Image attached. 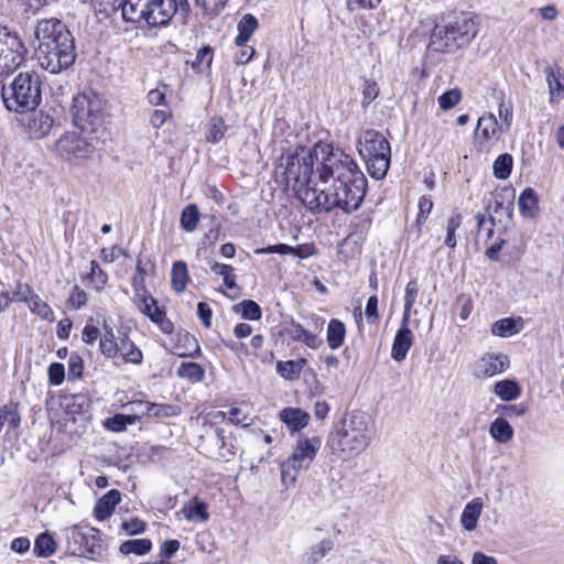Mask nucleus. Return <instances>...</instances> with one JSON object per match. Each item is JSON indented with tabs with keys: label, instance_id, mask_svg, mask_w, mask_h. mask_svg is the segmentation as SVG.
Returning a JSON list of instances; mask_svg holds the SVG:
<instances>
[{
	"label": "nucleus",
	"instance_id": "nucleus-12",
	"mask_svg": "<svg viewBox=\"0 0 564 564\" xmlns=\"http://www.w3.org/2000/svg\"><path fill=\"white\" fill-rule=\"evenodd\" d=\"M87 132H66L55 142V151L63 159L68 161L87 160L95 152L99 137L93 134L87 137Z\"/></svg>",
	"mask_w": 564,
	"mask_h": 564
},
{
	"label": "nucleus",
	"instance_id": "nucleus-4",
	"mask_svg": "<svg viewBox=\"0 0 564 564\" xmlns=\"http://www.w3.org/2000/svg\"><path fill=\"white\" fill-rule=\"evenodd\" d=\"M127 22L144 21L149 26L166 25L186 6L176 0H117Z\"/></svg>",
	"mask_w": 564,
	"mask_h": 564
},
{
	"label": "nucleus",
	"instance_id": "nucleus-9",
	"mask_svg": "<svg viewBox=\"0 0 564 564\" xmlns=\"http://www.w3.org/2000/svg\"><path fill=\"white\" fill-rule=\"evenodd\" d=\"M321 446L322 440L318 436H299L291 456L280 465L281 481L285 488L293 486L299 473L311 466Z\"/></svg>",
	"mask_w": 564,
	"mask_h": 564
},
{
	"label": "nucleus",
	"instance_id": "nucleus-25",
	"mask_svg": "<svg viewBox=\"0 0 564 564\" xmlns=\"http://www.w3.org/2000/svg\"><path fill=\"white\" fill-rule=\"evenodd\" d=\"M118 356L122 358L124 362L140 365L143 361V354L141 349L129 338L128 335L120 337L118 345Z\"/></svg>",
	"mask_w": 564,
	"mask_h": 564
},
{
	"label": "nucleus",
	"instance_id": "nucleus-61",
	"mask_svg": "<svg viewBox=\"0 0 564 564\" xmlns=\"http://www.w3.org/2000/svg\"><path fill=\"white\" fill-rule=\"evenodd\" d=\"M83 359L78 355H72L68 360V375L73 378H79L83 373Z\"/></svg>",
	"mask_w": 564,
	"mask_h": 564
},
{
	"label": "nucleus",
	"instance_id": "nucleus-51",
	"mask_svg": "<svg viewBox=\"0 0 564 564\" xmlns=\"http://www.w3.org/2000/svg\"><path fill=\"white\" fill-rule=\"evenodd\" d=\"M460 98H462V94L458 89L454 88V89H449L447 91H445L444 94H442L437 101H438V105H440V108L442 110H448V109H452L453 107H455L459 101H460Z\"/></svg>",
	"mask_w": 564,
	"mask_h": 564
},
{
	"label": "nucleus",
	"instance_id": "nucleus-46",
	"mask_svg": "<svg viewBox=\"0 0 564 564\" xmlns=\"http://www.w3.org/2000/svg\"><path fill=\"white\" fill-rule=\"evenodd\" d=\"M212 271L218 275H221L224 280V284L228 290L237 289V283L235 280L234 268L229 264L214 262L212 265Z\"/></svg>",
	"mask_w": 564,
	"mask_h": 564
},
{
	"label": "nucleus",
	"instance_id": "nucleus-15",
	"mask_svg": "<svg viewBox=\"0 0 564 564\" xmlns=\"http://www.w3.org/2000/svg\"><path fill=\"white\" fill-rule=\"evenodd\" d=\"M510 361L505 354H487L476 365L475 375L479 378H490L505 372Z\"/></svg>",
	"mask_w": 564,
	"mask_h": 564
},
{
	"label": "nucleus",
	"instance_id": "nucleus-17",
	"mask_svg": "<svg viewBox=\"0 0 564 564\" xmlns=\"http://www.w3.org/2000/svg\"><path fill=\"white\" fill-rule=\"evenodd\" d=\"M545 79L549 87V101L557 105L564 99V72L560 67H549L545 70Z\"/></svg>",
	"mask_w": 564,
	"mask_h": 564
},
{
	"label": "nucleus",
	"instance_id": "nucleus-23",
	"mask_svg": "<svg viewBox=\"0 0 564 564\" xmlns=\"http://www.w3.org/2000/svg\"><path fill=\"white\" fill-rule=\"evenodd\" d=\"M280 419L289 430L297 432L308 424L310 415L299 408H285L281 411Z\"/></svg>",
	"mask_w": 564,
	"mask_h": 564
},
{
	"label": "nucleus",
	"instance_id": "nucleus-11",
	"mask_svg": "<svg viewBox=\"0 0 564 564\" xmlns=\"http://www.w3.org/2000/svg\"><path fill=\"white\" fill-rule=\"evenodd\" d=\"M91 401L87 394L77 393L64 395L61 399L63 429L68 433H79L89 421Z\"/></svg>",
	"mask_w": 564,
	"mask_h": 564
},
{
	"label": "nucleus",
	"instance_id": "nucleus-30",
	"mask_svg": "<svg viewBox=\"0 0 564 564\" xmlns=\"http://www.w3.org/2000/svg\"><path fill=\"white\" fill-rule=\"evenodd\" d=\"M223 414L235 425L250 426L253 423L251 409L247 404L234 405L228 410V412Z\"/></svg>",
	"mask_w": 564,
	"mask_h": 564
},
{
	"label": "nucleus",
	"instance_id": "nucleus-60",
	"mask_svg": "<svg viewBox=\"0 0 564 564\" xmlns=\"http://www.w3.org/2000/svg\"><path fill=\"white\" fill-rule=\"evenodd\" d=\"M497 412L508 416H522L527 412V406L523 404H501L497 406Z\"/></svg>",
	"mask_w": 564,
	"mask_h": 564
},
{
	"label": "nucleus",
	"instance_id": "nucleus-38",
	"mask_svg": "<svg viewBox=\"0 0 564 564\" xmlns=\"http://www.w3.org/2000/svg\"><path fill=\"white\" fill-rule=\"evenodd\" d=\"M28 307L31 311V313L37 315L40 318H42L44 321L51 322L54 319L53 310L36 293H34L29 299Z\"/></svg>",
	"mask_w": 564,
	"mask_h": 564
},
{
	"label": "nucleus",
	"instance_id": "nucleus-24",
	"mask_svg": "<svg viewBox=\"0 0 564 564\" xmlns=\"http://www.w3.org/2000/svg\"><path fill=\"white\" fill-rule=\"evenodd\" d=\"M184 518L191 522H207L209 519L208 506L198 497H194L182 508Z\"/></svg>",
	"mask_w": 564,
	"mask_h": 564
},
{
	"label": "nucleus",
	"instance_id": "nucleus-10",
	"mask_svg": "<svg viewBox=\"0 0 564 564\" xmlns=\"http://www.w3.org/2000/svg\"><path fill=\"white\" fill-rule=\"evenodd\" d=\"M65 536L66 550L72 555L97 561L106 551L100 532L95 528L74 525L65 531Z\"/></svg>",
	"mask_w": 564,
	"mask_h": 564
},
{
	"label": "nucleus",
	"instance_id": "nucleus-63",
	"mask_svg": "<svg viewBox=\"0 0 564 564\" xmlns=\"http://www.w3.org/2000/svg\"><path fill=\"white\" fill-rule=\"evenodd\" d=\"M417 293L419 289L416 282L410 281L405 285L404 290V303L406 304L408 307L414 305V303L416 302Z\"/></svg>",
	"mask_w": 564,
	"mask_h": 564
},
{
	"label": "nucleus",
	"instance_id": "nucleus-50",
	"mask_svg": "<svg viewBox=\"0 0 564 564\" xmlns=\"http://www.w3.org/2000/svg\"><path fill=\"white\" fill-rule=\"evenodd\" d=\"M237 307H239L241 317L249 321H258L261 318V308L252 300L242 301Z\"/></svg>",
	"mask_w": 564,
	"mask_h": 564
},
{
	"label": "nucleus",
	"instance_id": "nucleus-3",
	"mask_svg": "<svg viewBox=\"0 0 564 564\" xmlns=\"http://www.w3.org/2000/svg\"><path fill=\"white\" fill-rule=\"evenodd\" d=\"M375 434L369 414L361 411L348 413L330 430L326 446L340 462H350L367 451Z\"/></svg>",
	"mask_w": 564,
	"mask_h": 564
},
{
	"label": "nucleus",
	"instance_id": "nucleus-39",
	"mask_svg": "<svg viewBox=\"0 0 564 564\" xmlns=\"http://www.w3.org/2000/svg\"><path fill=\"white\" fill-rule=\"evenodd\" d=\"M177 376L196 383L204 379L205 370L196 362H183L177 369Z\"/></svg>",
	"mask_w": 564,
	"mask_h": 564
},
{
	"label": "nucleus",
	"instance_id": "nucleus-37",
	"mask_svg": "<svg viewBox=\"0 0 564 564\" xmlns=\"http://www.w3.org/2000/svg\"><path fill=\"white\" fill-rule=\"evenodd\" d=\"M119 550L124 555H145L152 550V541L150 539L128 540L120 545Z\"/></svg>",
	"mask_w": 564,
	"mask_h": 564
},
{
	"label": "nucleus",
	"instance_id": "nucleus-55",
	"mask_svg": "<svg viewBox=\"0 0 564 564\" xmlns=\"http://www.w3.org/2000/svg\"><path fill=\"white\" fill-rule=\"evenodd\" d=\"M225 134V126L221 119H214L209 128L207 140L217 143Z\"/></svg>",
	"mask_w": 564,
	"mask_h": 564
},
{
	"label": "nucleus",
	"instance_id": "nucleus-26",
	"mask_svg": "<svg viewBox=\"0 0 564 564\" xmlns=\"http://www.w3.org/2000/svg\"><path fill=\"white\" fill-rule=\"evenodd\" d=\"M492 391L501 401L511 402L521 395L522 389L516 380L503 379L494 384Z\"/></svg>",
	"mask_w": 564,
	"mask_h": 564
},
{
	"label": "nucleus",
	"instance_id": "nucleus-52",
	"mask_svg": "<svg viewBox=\"0 0 564 564\" xmlns=\"http://www.w3.org/2000/svg\"><path fill=\"white\" fill-rule=\"evenodd\" d=\"M433 209V202L427 196H422L419 200V213L416 216V224L422 226Z\"/></svg>",
	"mask_w": 564,
	"mask_h": 564
},
{
	"label": "nucleus",
	"instance_id": "nucleus-35",
	"mask_svg": "<svg viewBox=\"0 0 564 564\" xmlns=\"http://www.w3.org/2000/svg\"><path fill=\"white\" fill-rule=\"evenodd\" d=\"M238 35L235 40L238 46H243L258 29V20L252 14H246L238 23Z\"/></svg>",
	"mask_w": 564,
	"mask_h": 564
},
{
	"label": "nucleus",
	"instance_id": "nucleus-28",
	"mask_svg": "<svg viewBox=\"0 0 564 564\" xmlns=\"http://www.w3.org/2000/svg\"><path fill=\"white\" fill-rule=\"evenodd\" d=\"M346 337L345 324L336 318L329 321L326 330V339L330 349L335 350L343 346Z\"/></svg>",
	"mask_w": 564,
	"mask_h": 564
},
{
	"label": "nucleus",
	"instance_id": "nucleus-33",
	"mask_svg": "<svg viewBox=\"0 0 564 564\" xmlns=\"http://www.w3.org/2000/svg\"><path fill=\"white\" fill-rule=\"evenodd\" d=\"M305 364V359L280 360L276 362V372L285 380H297Z\"/></svg>",
	"mask_w": 564,
	"mask_h": 564
},
{
	"label": "nucleus",
	"instance_id": "nucleus-34",
	"mask_svg": "<svg viewBox=\"0 0 564 564\" xmlns=\"http://www.w3.org/2000/svg\"><path fill=\"white\" fill-rule=\"evenodd\" d=\"M189 281L187 265L184 261H176L173 263L171 271V285L177 293H182Z\"/></svg>",
	"mask_w": 564,
	"mask_h": 564
},
{
	"label": "nucleus",
	"instance_id": "nucleus-5",
	"mask_svg": "<svg viewBox=\"0 0 564 564\" xmlns=\"http://www.w3.org/2000/svg\"><path fill=\"white\" fill-rule=\"evenodd\" d=\"M478 33V23L469 13L454 17L445 25H436L431 45L438 52H453L469 44Z\"/></svg>",
	"mask_w": 564,
	"mask_h": 564
},
{
	"label": "nucleus",
	"instance_id": "nucleus-56",
	"mask_svg": "<svg viewBox=\"0 0 564 564\" xmlns=\"http://www.w3.org/2000/svg\"><path fill=\"white\" fill-rule=\"evenodd\" d=\"M145 528H147L145 523L138 518H132V519H129V520L122 522V529L129 535H137V534L143 533L145 531Z\"/></svg>",
	"mask_w": 564,
	"mask_h": 564
},
{
	"label": "nucleus",
	"instance_id": "nucleus-42",
	"mask_svg": "<svg viewBox=\"0 0 564 564\" xmlns=\"http://www.w3.org/2000/svg\"><path fill=\"white\" fill-rule=\"evenodd\" d=\"M462 220H463V217H462L460 213H458L457 210H453L451 216L447 219L446 237H445L444 242L448 248L453 249L456 247L457 241H456L455 232L460 227Z\"/></svg>",
	"mask_w": 564,
	"mask_h": 564
},
{
	"label": "nucleus",
	"instance_id": "nucleus-54",
	"mask_svg": "<svg viewBox=\"0 0 564 564\" xmlns=\"http://www.w3.org/2000/svg\"><path fill=\"white\" fill-rule=\"evenodd\" d=\"M87 303V294L85 291L75 286L68 297V305L74 310H79Z\"/></svg>",
	"mask_w": 564,
	"mask_h": 564
},
{
	"label": "nucleus",
	"instance_id": "nucleus-14",
	"mask_svg": "<svg viewBox=\"0 0 564 564\" xmlns=\"http://www.w3.org/2000/svg\"><path fill=\"white\" fill-rule=\"evenodd\" d=\"M134 302L139 311L156 324L164 334L173 332L172 322L166 318L156 300L144 288H135Z\"/></svg>",
	"mask_w": 564,
	"mask_h": 564
},
{
	"label": "nucleus",
	"instance_id": "nucleus-29",
	"mask_svg": "<svg viewBox=\"0 0 564 564\" xmlns=\"http://www.w3.org/2000/svg\"><path fill=\"white\" fill-rule=\"evenodd\" d=\"M519 209L523 217L532 218L538 213L539 199L535 192L528 187L525 188L518 199Z\"/></svg>",
	"mask_w": 564,
	"mask_h": 564
},
{
	"label": "nucleus",
	"instance_id": "nucleus-48",
	"mask_svg": "<svg viewBox=\"0 0 564 564\" xmlns=\"http://www.w3.org/2000/svg\"><path fill=\"white\" fill-rule=\"evenodd\" d=\"M34 294L33 290L26 284H19L17 290L12 294H2L4 299V306H8L12 302H24L29 303V299Z\"/></svg>",
	"mask_w": 564,
	"mask_h": 564
},
{
	"label": "nucleus",
	"instance_id": "nucleus-59",
	"mask_svg": "<svg viewBox=\"0 0 564 564\" xmlns=\"http://www.w3.org/2000/svg\"><path fill=\"white\" fill-rule=\"evenodd\" d=\"M196 3L200 6L206 13L216 14L227 3V0H196Z\"/></svg>",
	"mask_w": 564,
	"mask_h": 564
},
{
	"label": "nucleus",
	"instance_id": "nucleus-58",
	"mask_svg": "<svg viewBox=\"0 0 564 564\" xmlns=\"http://www.w3.org/2000/svg\"><path fill=\"white\" fill-rule=\"evenodd\" d=\"M365 315L368 321V323L373 324L378 322L379 314H378V297L377 295H372L368 299Z\"/></svg>",
	"mask_w": 564,
	"mask_h": 564
},
{
	"label": "nucleus",
	"instance_id": "nucleus-2",
	"mask_svg": "<svg viewBox=\"0 0 564 564\" xmlns=\"http://www.w3.org/2000/svg\"><path fill=\"white\" fill-rule=\"evenodd\" d=\"M35 56L42 68L58 74L70 67L76 57L74 37L58 19L41 20L35 28Z\"/></svg>",
	"mask_w": 564,
	"mask_h": 564
},
{
	"label": "nucleus",
	"instance_id": "nucleus-19",
	"mask_svg": "<svg viewBox=\"0 0 564 564\" xmlns=\"http://www.w3.org/2000/svg\"><path fill=\"white\" fill-rule=\"evenodd\" d=\"M25 127L32 138L41 139L48 134L53 127L52 118L43 112H33L28 117Z\"/></svg>",
	"mask_w": 564,
	"mask_h": 564
},
{
	"label": "nucleus",
	"instance_id": "nucleus-45",
	"mask_svg": "<svg viewBox=\"0 0 564 564\" xmlns=\"http://www.w3.org/2000/svg\"><path fill=\"white\" fill-rule=\"evenodd\" d=\"M213 63L212 48L206 46L197 51L195 59L191 63V66L196 72L203 73L209 70Z\"/></svg>",
	"mask_w": 564,
	"mask_h": 564
},
{
	"label": "nucleus",
	"instance_id": "nucleus-27",
	"mask_svg": "<svg viewBox=\"0 0 564 564\" xmlns=\"http://www.w3.org/2000/svg\"><path fill=\"white\" fill-rule=\"evenodd\" d=\"M133 405H142L145 409V415L149 417H171L180 414L181 410L177 405L159 404L151 402L137 401Z\"/></svg>",
	"mask_w": 564,
	"mask_h": 564
},
{
	"label": "nucleus",
	"instance_id": "nucleus-6",
	"mask_svg": "<svg viewBox=\"0 0 564 564\" xmlns=\"http://www.w3.org/2000/svg\"><path fill=\"white\" fill-rule=\"evenodd\" d=\"M2 99L10 111H33L41 102L40 76L35 72L20 73L8 88L3 87Z\"/></svg>",
	"mask_w": 564,
	"mask_h": 564
},
{
	"label": "nucleus",
	"instance_id": "nucleus-62",
	"mask_svg": "<svg viewBox=\"0 0 564 564\" xmlns=\"http://www.w3.org/2000/svg\"><path fill=\"white\" fill-rule=\"evenodd\" d=\"M180 549L177 540L165 541L160 547V556L169 561Z\"/></svg>",
	"mask_w": 564,
	"mask_h": 564
},
{
	"label": "nucleus",
	"instance_id": "nucleus-47",
	"mask_svg": "<svg viewBox=\"0 0 564 564\" xmlns=\"http://www.w3.org/2000/svg\"><path fill=\"white\" fill-rule=\"evenodd\" d=\"M519 332L513 318H501L495 322L491 326V333L495 336L508 337Z\"/></svg>",
	"mask_w": 564,
	"mask_h": 564
},
{
	"label": "nucleus",
	"instance_id": "nucleus-8",
	"mask_svg": "<svg viewBox=\"0 0 564 564\" xmlns=\"http://www.w3.org/2000/svg\"><path fill=\"white\" fill-rule=\"evenodd\" d=\"M357 148L371 176L377 180L383 178L390 166L391 154L390 144L384 135L369 129L359 138Z\"/></svg>",
	"mask_w": 564,
	"mask_h": 564
},
{
	"label": "nucleus",
	"instance_id": "nucleus-64",
	"mask_svg": "<svg viewBox=\"0 0 564 564\" xmlns=\"http://www.w3.org/2000/svg\"><path fill=\"white\" fill-rule=\"evenodd\" d=\"M100 337V330L94 325H86L82 333L83 341L93 345Z\"/></svg>",
	"mask_w": 564,
	"mask_h": 564
},
{
	"label": "nucleus",
	"instance_id": "nucleus-49",
	"mask_svg": "<svg viewBox=\"0 0 564 564\" xmlns=\"http://www.w3.org/2000/svg\"><path fill=\"white\" fill-rule=\"evenodd\" d=\"M87 278L97 291L102 290L108 281L107 273L101 270L98 262L95 260L90 262V272Z\"/></svg>",
	"mask_w": 564,
	"mask_h": 564
},
{
	"label": "nucleus",
	"instance_id": "nucleus-41",
	"mask_svg": "<svg viewBox=\"0 0 564 564\" xmlns=\"http://www.w3.org/2000/svg\"><path fill=\"white\" fill-rule=\"evenodd\" d=\"M181 226L187 231L192 232L196 229L199 221V213L196 205L191 204L186 206L181 214Z\"/></svg>",
	"mask_w": 564,
	"mask_h": 564
},
{
	"label": "nucleus",
	"instance_id": "nucleus-7",
	"mask_svg": "<svg viewBox=\"0 0 564 564\" xmlns=\"http://www.w3.org/2000/svg\"><path fill=\"white\" fill-rule=\"evenodd\" d=\"M106 102L93 90L78 93L73 97L70 113L74 124L89 134H98L105 120Z\"/></svg>",
	"mask_w": 564,
	"mask_h": 564
},
{
	"label": "nucleus",
	"instance_id": "nucleus-13",
	"mask_svg": "<svg viewBox=\"0 0 564 564\" xmlns=\"http://www.w3.org/2000/svg\"><path fill=\"white\" fill-rule=\"evenodd\" d=\"M26 48L20 36L0 25V76L13 73L24 61Z\"/></svg>",
	"mask_w": 564,
	"mask_h": 564
},
{
	"label": "nucleus",
	"instance_id": "nucleus-21",
	"mask_svg": "<svg viewBox=\"0 0 564 564\" xmlns=\"http://www.w3.org/2000/svg\"><path fill=\"white\" fill-rule=\"evenodd\" d=\"M286 335L294 341H302L308 348L317 349L322 346L323 340L316 334L305 329L300 323L292 322L285 328Z\"/></svg>",
	"mask_w": 564,
	"mask_h": 564
},
{
	"label": "nucleus",
	"instance_id": "nucleus-36",
	"mask_svg": "<svg viewBox=\"0 0 564 564\" xmlns=\"http://www.w3.org/2000/svg\"><path fill=\"white\" fill-rule=\"evenodd\" d=\"M34 554L37 557H50L56 552V542L54 538L47 533H41L34 542Z\"/></svg>",
	"mask_w": 564,
	"mask_h": 564
},
{
	"label": "nucleus",
	"instance_id": "nucleus-18",
	"mask_svg": "<svg viewBox=\"0 0 564 564\" xmlns=\"http://www.w3.org/2000/svg\"><path fill=\"white\" fill-rule=\"evenodd\" d=\"M413 339L414 337L410 328L400 327L393 338L391 358L399 362L404 360L412 347Z\"/></svg>",
	"mask_w": 564,
	"mask_h": 564
},
{
	"label": "nucleus",
	"instance_id": "nucleus-22",
	"mask_svg": "<svg viewBox=\"0 0 564 564\" xmlns=\"http://www.w3.org/2000/svg\"><path fill=\"white\" fill-rule=\"evenodd\" d=\"M121 495L118 490L111 489L105 494L96 503L94 513L97 520L104 521L108 519L116 506L120 502Z\"/></svg>",
	"mask_w": 564,
	"mask_h": 564
},
{
	"label": "nucleus",
	"instance_id": "nucleus-40",
	"mask_svg": "<svg viewBox=\"0 0 564 564\" xmlns=\"http://www.w3.org/2000/svg\"><path fill=\"white\" fill-rule=\"evenodd\" d=\"M118 345L113 330L111 328L106 329L105 334L100 337L99 348L101 354L106 358L113 359L118 356Z\"/></svg>",
	"mask_w": 564,
	"mask_h": 564
},
{
	"label": "nucleus",
	"instance_id": "nucleus-31",
	"mask_svg": "<svg viewBox=\"0 0 564 564\" xmlns=\"http://www.w3.org/2000/svg\"><path fill=\"white\" fill-rule=\"evenodd\" d=\"M334 547L332 539H324L319 543L312 545L304 554L303 560L305 564H317L326 554H328Z\"/></svg>",
	"mask_w": 564,
	"mask_h": 564
},
{
	"label": "nucleus",
	"instance_id": "nucleus-44",
	"mask_svg": "<svg viewBox=\"0 0 564 564\" xmlns=\"http://www.w3.org/2000/svg\"><path fill=\"white\" fill-rule=\"evenodd\" d=\"M137 420L138 415L116 414L115 416L106 420L105 426L109 431L121 432L127 427V425L134 424Z\"/></svg>",
	"mask_w": 564,
	"mask_h": 564
},
{
	"label": "nucleus",
	"instance_id": "nucleus-16",
	"mask_svg": "<svg viewBox=\"0 0 564 564\" xmlns=\"http://www.w3.org/2000/svg\"><path fill=\"white\" fill-rule=\"evenodd\" d=\"M502 126H499L492 113L481 116L477 121L475 138L480 144H492L499 141Z\"/></svg>",
	"mask_w": 564,
	"mask_h": 564
},
{
	"label": "nucleus",
	"instance_id": "nucleus-32",
	"mask_svg": "<svg viewBox=\"0 0 564 564\" xmlns=\"http://www.w3.org/2000/svg\"><path fill=\"white\" fill-rule=\"evenodd\" d=\"M490 436L500 444L508 443L513 437V429L503 417H497L489 426Z\"/></svg>",
	"mask_w": 564,
	"mask_h": 564
},
{
	"label": "nucleus",
	"instance_id": "nucleus-20",
	"mask_svg": "<svg viewBox=\"0 0 564 564\" xmlns=\"http://www.w3.org/2000/svg\"><path fill=\"white\" fill-rule=\"evenodd\" d=\"M482 501L480 498H474L464 507L459 522L464 530L471 532L476 530L478 520L482 512Z\"/></svg>",
	"mask_w": 564,
	"mask_h": 564
},
{
	"label": "nucleus",
	"instance_id": "nucleus-43",
	"mask_svg": "<svg viewBox=\"0 0 564 564\" xmlns=\"http://www.w3.org/2000/svg\"><path fill=\"white\" fill-rule=\"evenodd\" d=\"M512 163L513 160L510 154H500L494 162V175L499 180L508 178L512 170Z\"/></svg>",
	"mask_w": 564,
	"mask_h": 564
},
{
	"label": "nucleus",
	"instance_id": "nucleus-57",
	"mask_svg": "<svg viewBox=\"0 0 564 564\" xmlns=\"http://www.w3.org/2000/svg\"><path fill=\"white\" fill-rule=\"evenodd\" d=\"M379 95V87L376 82L366 80L362 89V105L368 106Z\"/></svg>",
	"mask_w": 564,
	"mask_h": 564
},
{
	"label": "nucleus",
	"instance_id": "nucleus-53",
	"mask_svg": "<svg viewBox=\"0 0 564 564\" xmlns=\"http://www.w3.org/2000/svg\"><path fill=\"white\" fill-rule=\"evenodd\" d=\"M65 378V368L59 362H53L48 367V380L52 386H59Z\"/></svg>",
	"mask_w": 564,
	"mask_h": 564
},
{
	"label": "nucleus",
	"instance_id": "nucleus-1",
	"mask_svg": "<svg viewBox=\"0 0 564 564\" xmlns=\"http://www.w3.org/2000/svg\"><path fill=\"white\" fill-rule=\"evenodd\" d=\"M283 175L299 199L313 213L340 208L357 210L366 195L367 178L354 159L329 143L283 158Z\"/></svg>",
	"mask_w": 564,
	"mask_h": 564
}]
</instances>
